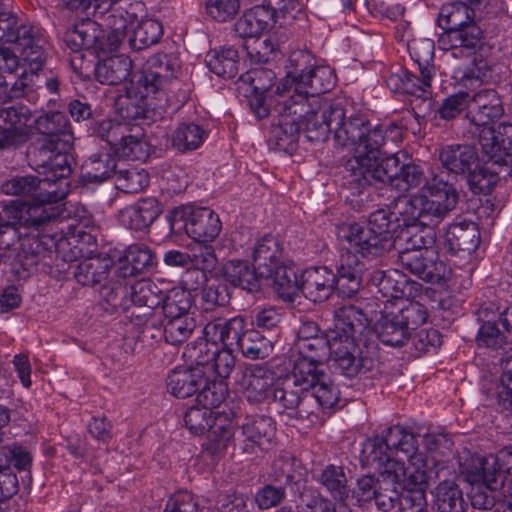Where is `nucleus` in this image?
<instances>
[{"label":"nucleus","instance_id":"obj_20","mask_svg":"<svg viewBox=\"0 0 512 512\" xmlns=\"http://www.w3.org/2000/svg\"><path fill=\"white\" fill-rule=\"evenodd\" d=\"M163 209L154 197L142 198L119 212L121 224L131 230L143 231L160 216Z\"/></svg>","mask_w":512,"mask_h":512},{"label":"nucleus","instance_id":"obj_31","mask_svg":"<svg viewBox=\"0 0 512 512\" xmlns=\"http://www.w3.org/2000/svg\"><path fill=\"white\" fill-rule=\"evenodd\" d=\"M282 258L283 249L275 237L265 235L257 242L253 253V261L260 277L270 278L275 268L282 263Z\"/></svg>","mask_w":512,"mask_h":512},{"label":"nucleus","instance_id":"obj_2","mask_svg":"<svg viewBox=\"0 0 512 512\" xmlns=\"http://www.w3.org/2000/svg\"><path fill=\"white\" fill-rule=\"evenodd\" d=\"M364 133L360 143L353 148L358 155L351 157L345 164L344 179L350 189L361 193L366 187L389 184L400 192L421 188L427 182L424 170L415 164L400 165L395 155L382 156L381 149L388 142L402 138L401 128L391 123L372 125Z\"/></svg>","mask_w":512,"mask_h":512},{"label":"nucleus","instance_id":"obj_48","mask_svg":"<svg viewBox=\"0 0 512 512\" xmlns=\"http://www.w3.org/2000/svg\"><path fill=\"white\" fill-rule=\"evenodd\" d=\"M130 309L132 306L152 310L162 301V291L150 279H141L129 286Z\"/></svg>","mask_w":512,"mask_h":512},{"label":"nucleus","instance_id":"obj_10","mask_svg":"<svg viewBox=\"0 0 512 512\" xmlns=\"http://www.w3.org/2000/svg\"><path fill=\"white\" fill-rule=\"evenodd\" d=\"M438 25L445 31L439 39L443 49H475L480 42V28L471 20L469 8L462 2L442 6Z\"/></svg>","mask_w":512,"mask_h":512},{"label":"nucleus","instance_id":"obj_36","mask_svg":"<svg viewBox=\"0 0 512 512\" xmlns=\"http://www.w3.org/2000/svg\"><path fill=\"white\" fill-rule=\"evenodd\" d=\"M273 377L260 366H252L244 371L241 386L246 399L251 403H260L267 399Z\"/></svg>","mask_w":512,"mask_h":512},{"label":"nucleus","instance_id":"obj_40","mask_svg":"<svg viewBox=\"0 0 512 512\" xmlns=\"http://www.w3.org/2000/svg\"><path fill=\"white\" fill-rule=\"evenodd\" d=\"M98 292L100 305L106 312L130 311L129 286L124 281L109 279Z\"/></svg>","mask_w":512,"mask_h":512},{"label":"nucleus","instance_id":"obj_51","mask_svg":"<svg viewBox=\"0 0 512 512\" xmlns=\"http://www.w3.org/2000/svg\"><path fill=\"white\" fill-rule=\"evenodd\" d=\"M431 81L432 80H428L427 83H425L422 75L421 78H418L408 70H402L399 73L390 75L387 80V85L393 92L422 97L428 92L427 89L431 87Z\"/></svg>","mask_w":512,"mask_h":512},{"label":"nucleus","instance_id":"obj_42","mask_svg":"<svg viewBox=\"0 0 512 512\" xmlns=\"http://www.w3.org/2000/svg\"><path fill=\"white\" fill-rule=\"evenodd\" d=\"M380 438L383 439L393 457L402 454L405 458L411 459L417 452L415 435L399 425L387 428Z\"/></svg>","mask_w":512,"mask_h":512},{"label":"nucleus","instance_id":"obj_49","mask_svg":"<svg viewBox=\"0 0 512 512\" xmlns=\"http://www.w3.org/2000/svg\"><path fill=\"white\" fill-rule=\"evenodd\" d=\"M313 383L311 388L313 393L312 403L315 401L322 409H330L337 404L339 400V390L329 375L323 370L311 373Z\"/></svg>","mask_w":512,"mask_h":512},{"label":"nucleus","instance_id":"obj_17","mask_svg":"<svg viewBox=\"0 0 512 512\" xmlns=\"http://www.w3.org/2000/svg\"><path fill=\"white\" fill-rule=\"evenodd\" d=\"M398 262L425 282L438 283L445 275V265L437 260L432 249L405 248L398 253Z\"/></svg>","mask_w":512,"mask_h":512},{"label":"nucleus","instance_id":"obj_50","mask_svg":"<svg viewBox=\"0 0 512 512\" xmlns=\"http://www.w3.org/2000/svg\"><path fill=\"white\" fill-rule=\"evenodd\" d=\"M410 55L418 66L420 75L424 77V82L432 80L436 69L433 64L434 42L430 39L413 40L408 44Z\"/></svg>","mask_w":512,"mask_h":512},{"label":"nucleus","instance_id":"obj_16","mask_svg":"<svg viewBox=\"0 0 512 512\" xmlns=\"http://www.w3.org/2000/svg\"><path fill=\"white\" fill-rule=\"evenodd\" d=\"M240 80L251 89L248 103L255 116L258 119L267 117L273 102L271 89L276 80L275 72L266 67L252 68L241 75Z\"/></svg>","mask_w":512,"mask_h":512},{"label":"nucleus","instance_id":"obj_18","mask_svg":"<svg viewBox=\"0 0 512 512\" xmlns=\"http://www.w3.org/2000/svg\"><path fill=\"white\" fill-rule=\"evenodd\" d=\"M14 222H3L0 223V248H10L17 241H21V251L17 254L18 262L22 265L24 270H30L35 267L39 262V253L41 250V244L34 237L39 238L43 235L45 229L41 232L29 230L27 238L21 239L20 232L18 231L17 225L21 226L16 219Z\"/></svg>","mask_w":512,"mask_h":512},{"label":"nucleus","instance_id":"obj_63","mask_svg":"<svg viewBox=\"0 0 512 512\" xmlns=\"http://www.w3.org/2000/svg\"><path fill=\"white\" fill-rule=\"evenodd\" d=\"M362 454L368 464H377L379 467L389 465L391 470L395 467V462L392 461V453L389 452L385 442L379 436L365 442Z\"/></svg>","mask_w":512,"mask_h":512},{"label":"nucleus","instance_id":"obj_39","mask_svg":"<svg viewBox=\"0 0 512 512\" xmlns=\"http://www.w3.org/2000/svg\"><path fill=\"white\" fill-rule=\"evenodd\" d=\"M209 435L205 450L212 456L223 455L230 446H235L236 427L222 415L214 417V423L208 430Z\"/></svg>","mask_w":512,"mask_h":512},{"label":"nucleus","instance_id":"obj_5","mask_svg":"<svg viewBox=\"0 0 512 512\" xmlns=\"http://www.w3.org/2000/svg\"><path fill=\"white\" fill-rule=\"evenodd\" d=\"M7 195L29 198L21 202L13 211V219L27 230L41 232L60 215L55 205L65 198L66 190L50 177L39 178L34 175L13 177L1 185Z\"/></svg>","mask_w":512,"mask_h":512},{"label":"nucleus","instance_id":"obj_25","mask_svg":"<svg viewBox=\"0 0 512 512\" xmlns=\"http://www.w3.org/2000/svg\"><path fill=\"white\" fill-rule=\"evenodd\" d=\"M274 16V9L256 5L243 13L234 24V30L239 37L253 40L273 24Z\"/></svg>","mask_w":512,"mask_h":512},{"label":"nucleus","instance_id":"obj_33","mask_svg":"<svg viewBox=\"0 0 512 512\" xmlns=\"http://www.w3.org/2000/svg\"><path fill=\"white\" fill-rule=\"evenodd\" d=\"M133 61L126 55H114L100 60L94 69L96 79L106 85H119L131 75Z\"/></svg>","mask_w":512,"mask_h":512},{"label":"nucleus","instance_id":"obj_32","mask_svg":"<svg viewBox=\"0 0 512 512\" xmlns=\"http://www.w3.org/2000/svg\"><path fill=\"white\" fill-rule=\"evenodd\" d=\"M334 291L342 298H351L357 294L362 282V268L354 255L342 259L337 274H334Z\"/></svg>","mask_w":512,"mask_h":512},{"label":"nucleus","instance_id":"obj_15","mask_svg":"<svg viewBox=\"0 0 512 512\" xmlns=\"http://www.w3.org/2000/svg\"><path fill=\"white\" fill-rule=\"evenodd\" d=\"M483 154L490 162L504 167L507 173L512 170V124L501 123L494 128L484 126L478 133Z\"/></svg>","mask_w":512,"mask_h":512},{"label":"nucleus","instance_id":"obj_13","mask_svg":"<svg viewBox=\"0 0 512 512\" xmlns=\"http://www.w3.org/2000/svg\"><path fill=\"white\" fill-rule=\"evenodd\" d=\"M170 232H185L194 242H213L221 231L219 216L207 207L181 206L168 216Z\"/></svg>","mask_w":512,"mask_h":512},{"label":"nucleus","instance_id":"obj_52","mask_svg":"<svg viewBox=\"0 0 512 512\" xmlns=\"http://www.w3.org/2000/svg\"><path fill=\"white\" fill-rule=\"evenodd\" d=\"M409 464L404 467L398 461L394 463V469L399 473L400 477L403 476L402 490H419L426 492L428 488L429 475L426 470L417 465V462L422 461L421 455L414 454L413 458L408 459Z\"/></svg>","mask_w":512,"mask_h":512},{"label":"nucleus","instance_id":"obj_7","mask_svg":"<svg viewBox=\"0 0 512 512\" xmlns=\"http://www.w3.org/2000/svg\"><path fill=\"white\" fill-rule=\"evenodd\" d=\"M173 77L167 55L156 54L147 59L140 73L134 75L125 93L115 99V109L126 120L146 116L150 103L148 99L161 94Z\"/></svg>","mask_w":512,"mask_h":512},{"label":"nucleus","instance_id":"obj_45","mask_svg":"<svg viewBox=\"0 0 512 512\" xmlns=\"http://www.w3.org/2000/svg\"><path fill=\"white\" fill-rule=\"evenodd\" d=\"M274 290L285 302H294L301 291L300 277L293 266L279 264L273 271L272 276Z\"/></svg>","mask_w":512,"mask_h":512},{"label":"nucleus","instance_id":"obj_29","mask_svg":"<svg viewBox=\"0 0 512 512\" xmlns=\"http://www.w3.org/2000/svg\"><path fill=\"white\" fill-rule=\"evenodd\" d=\"M315 66V59L311 53L307 50H296L293 51L287 60L286 77L277 85L274 94L282 96L286 92L294 90L296 84H300V80H303Z\"/></svg>","mask_w":512,"mask_h":512},{"label":"nucleus","instance_id":"obj_58","mask_svg":"<svg viewBox=\"0 0 512 512\" xmlns=\"http://www.w3.org/2000/svg\"><path fill=\"white\" fill-rule=\"evenodd\" d=\"M163 33L160 22L153 19L141 20L129 38V45L134 50H142L156 44Z\"/></svg>","mask_w":512,"mask_h":512},{"label":"nucleus","instance_id":"obj_37","mask_svg":"<svg viewBox=\"0 0 512 512\" xmlns=\"http://www.w3.org/2000/svg\"><path fill=\"white\" fill-rule=\"evenodd\" d=\"M205 382V371L199 367L177 369L169 374L168 390L177 398H187L198 392Z\"/></svg>","mask_w":512,"mask_h":512},{"label":"nucleus","instance_id":"obj_56","mask_svg":"<svg viewBox=\"0 0 512 512\" xmlns=\"http://www.w3.org/2000/svg\"><path fill=\"white\" fill-rule=\"evenodd\" d=\"M115 177V186L124 193H137L142 191L149 183L148 173L136 167H122L118 165Z\"/></svg>","mask_w":512,"mask_h":512},{"label":"nucleus","instance_id":"obj_21","mask_svg":"<svg viewBox=\"0 0 512 512\" xmlns=\"http://www.w3.org/2000/svg\"><path fill=\"white\" fill-rule=\"evenodd\" d=\"M442 168L448 174L464 175L474 169L479 159L476 148L469 144L445 145L438 155Z\"/></svg>","mask_w":512,"mask_h":512},{"label":"nucleus","instance_id":"obj_27","mask_svg":"<svg viewBox=\"0 0 512 512\" xmlns=\"http://www.w3.org/2000/svg\"><path fill=\"white\" fill-rule=\"evenodd\" d=\"M157 330L151 333V338L164 340L171 345L184 343L196 328V321L192 315H184L175 318H162L153 325Z\"/></svg>","mask_w":512,"mask_h":512},{"label":"nucleus","instance_id":"obj_24","mask_svg":"<svg viewBox=\"0 0 512 512\" xmlns=\"http://www.w3.org/2000/svg\"><path fill=\"white\" fill-rule=\"evenodd\" d=\"M332 345L333 341L330 343L322 336L298 341V355L293 361V367L300 370V366H305L304 371L309 375L323 370V361L328 353L331 354Z\"/></svg>","mask_w":512,"mask_h":512},{"label":"nucleus","instance_id":"obj_35","mask_svg":"<svg viewBox=\"0 0 512 512\" xmlns=\"http://www.w3.org/2000/svg\"><path fill=\"white\" fill-rule=\"evenodd\" d=\"M154 255L151 249L144 244L130 245L125 255L119 259L116 273L119 277L136 276L152 267Z\"/></svg>","mask_w":512,"mask_h":512},{"label":"nucleus","instance_id":"obj_6","mask_svg":"<svg viewBox=\"0 0 512 512\" xmlns=\"http://www.w3.org/2000/svg\"><path fill=\"white\" fill-rule=\"evenodd\" d=\"M97 20L82 19L69 27L63 41L72 52L93 50L108 52L116 50L126 36L127 28L136 20L135 13L117 7L97 17Z\"/></svg>","mask_w":512,"mask_h":512},{"label":"nucleus","instance_id":"obj_14","mask_svg":"<svg viewBox=\"0 0 512 512\" xmlns=\"http://www.w3.org/2000/svg\"><path fill=\"white\" fill-rule=\"evenodd\" d=\"M401 478L395 470L385 469L378 477L363 476L357 481V496L362 501H374L383 512L398 507L402 495Z\"/></svg>","mask_w":512,"mask_h":512},{"label":"nucleus","instance_id":"obj_26","mask_svg":"<svg viewBox=\"0 0 512 512\" xmlns=\"http://www.w3.org/2000/svg\"><path fill=\"white\" fill-rule=\"evenodd\" d=\"M470 103L474 110L470 111V121L480 131L484 126L503 115V107L499 95L492 89L477 92L471 97Z\"/></svg>","mask_w":512,"mask_h":512},{"label":"nucleus","instance_id":"obj_23","mask_svg":"<svg viewBox=\"0 0 512 512\" xmlns=\"http://www.w3.org/2000/svg\"><path fill=\"white\" fill-rule=\"evenodd\" d=\"M373 282L378 292L389 302L392 299H403L418 291L419 284L411 281L403 272L392 269L378 271L373 276Z\"/></svg>","mask_w":512,"mask_h":512},{"label":"nucleus","instance_id":"obj_8","mask_svg":"<svg viewBox=\"0 0 512 512\" xmlns=\"http://www.w3.org/2000/svg\"><path fill=\"white\" fill-rule=\"evenodd\" d=\"M304 368L300 366L299 370L293 367L290 373L278 378L273 385V400L280 405L282 410L279 416L287 425L294 426L314 413L309 409L312 404L309 391L313 377Z\"/></svg>","mask_w":512,"mask_h":512},{"label":"nucleus","instance_id":"obj_3","mask_svg":"<svg viewBox=\"0 0 512 512\" xmlns=\"http://www.w3.org/2000/svg\"><path fill=\"white\" fill-rule=\"evenodd\" d=\"M279 120L274 128L277 145L288 149L303 133L310 142H325L333 134L335 143L341 147H353L354 143H362L358 135V123H350L345 127L339 126L340 110L318 100L311 104L294 102V97H288L275 105Z\"/></svg>","mask_w":512,"mask_h":512},{"label":"nucleus","instance_id":"obj_59","mask_svg":"<svg viewBox=\"0 0 512 512\" xmlns=\"http://www.w3.org/2000/svg\"><path fill=\"white\" fill-rule=\"evenodd\" d=\"M498 175L499 172L491 171L489 168L481 166L479 160L474 169L464 174L469 189L474 194H489L498 182Z\"/></svg>","mask_w":512,"mask_h":512},{"label":"nucleus","instance_id":"obj_55","mask_svg":"<svg viewBox=\"0 0 512 512\" xmlns=\"http://www.w3.org/2000/svg\"><path fill=\"white\" fill-rule=\"evenodd\" d=\"M146 147L147 143L143 133L139 129L133 133V128L129 127V132H125L123 139L116 143L111 150L122 158L142 160L147 156Z\"/></svg>","mask_w":512,"mask_h":512},{"label":"nucleus","instance_id":"obj_44","mask_svg":"<svg viewBox=\"0 0 512 512\" xmlns=\"http://www.w3.org/2000/svg\"><path fill=\"white\" fill-rule=\"evenodd\" d=\"M205 61L210 71L219 77L233 78L238 74V51L232 47L209 51Z\"/></svg>","mask_w":512,"mask_h":512},{"label":"nucleus","instance_id":"obj_1","mask_svg":"<svg viewBox=\"0 0 512 512\" xmlns=\"http://www.w3.org/2000/svg\"><path fill=\"white\" fill-rule=\"evenodd\" d=\"M458 201L455 184L442 174H435L418 192L399 196L389 207L372 212L367 224H345L339 233L363 257L380 256L393 247L399 228L434 226L456 208Z\"/></svg>","mask_w":512,"mask_h":512},{"label":"nucleus","instance_id":"obj_47","mask_svg":"<svg viewBox=\"0 0 512 512\" xmlns=\"http://www.w3.org/2000/svg\"><path fill=\"white\" fill-rule=\"evenodd\" d=\"M271 419L264 416L248 417L242 425L243 444L240 446L244 453L251 454L261 445L271 431Z\"/></svg>","mask_w":512,"mask_h":512},{"label":"nucleus","instance_id":"obj_57","mask_svg":"<svg viewBox=\"0 0 512 512\" xmlns=\"http://www.w3.org/2000/svg\"><path fill=\"white\" fill-rule=\"evenodd\" d=\"M317 480L334 499L344 500L349 494L348 480L341 466L328 465L318 475Z\"/></svg>","mask_w":512,"mask_h":512},{"label":"nucleus","instance_id":"obj_54","mask_svg":"<svg viewBox=\"0 0 512 512\" xmlns=\"http://www.w3.org/2000/svg\"><path fill=\"white\" fill-rule=\"evenodd\" d=\"M163 318L182 317L184 315H191L190 309L192 306L191 293L181 288H173L165 295L162 294Z\"/></svg>","mask_w":512,"mask_h":512},{"label":"nucleus","instance_id":"obj_61","mask_svg":"<svg viewBox=\"0 0 512 512\" xmlns=\"http://www.w3.org/2000/svg\"><path fill=\"white\" fill-rule=\"evenodd\" d=\"M243 47L250 60L255 63H268L276 57L278 51V46L273 39H262L260 36L253 40H246Z\"/></svg>","mask_w":512,"mask_h":512},{"label":"nucleus","instance_id":"obj_12","mask_svg":"<svg viewBox=\"0 0 512 512\" xmlns=\"http://www.w3.org/2000/svg\"><path fill=\"white\" fill-rule=\"evenodd\" d=\"M460 472L470 484L483 483L497 490L506 475L512 476V447H504L488 456L471 455L460 462Z\"/></svg>","mask_w":512,"mask_h":512},{"label":"nucleus","instance_id":"obj_19","mask_svg":"<svg viewBox=\"0 0 512 512\" xmlns=\"http://www.w3.org/2000/svg\"><path fill=\"white\" fill-rule=\"evenodd\" d=\"M36 129L46 136L45 141L57 149H71L74 141L66 115L59 111L40 115L35 121Z\"/></svg>","mask_w":512,"mask_h":512},{"label":"nucleus","instance_id":"obj_30","mask_svg":"<svg viewBox=\"0 0 512 512\" xmlns=\"http://www.w3.org/2000/svg\"><path fill=\"white\" fill-rule=\"evenodd\" d=\"M480 244V232L474 222L451 224L445 235V246L451 253L474 252Z\"/></svg>","mask_w":512,"mask_h":512},{"label":"nucleus","instance_id":"obj_11","mask_svg":"<svg viewBox=\"0 0 512 512\" xmlns=\"http://www.w3.org/2000/svg\"><path fill=\"white\" fill-rule=\"evenodd\" d=\"M428 317L427 309L419 302H409L397 312L385 311L376 321L374 330L380 341L391 347L404 346L412 331L423 325Z\"/></svg>","mask_w":512,"mask_h":512},{"label":"nucleus","instance_id":"obj_38","mask_svg":"<svg viewBox=\"0 0 512 512\" xmlns=\"http://www.w3.org/2000/svg\"><path fill=\"white\" fill-rule=\"evenodd\" d=\"M118 163L107 151H99L89 156L82 164L81 177L87 183H102L114 176Z\"/></svg>","mask_w":512,"mask_h":512},{"label":"nucleus","instance_id":"obj_4","mask_svg":"<svg viewBox=\"0 0 512 512\" xmlns=\"http://www.w3.org/2000/svg\"><path fill=\"white\" fill-rule=\"evenodd\" d=\"M334 318L337 335L333 338L331 359L335 369L348 378H375L379 374V361L368 349L355 343L356 336L369 327V318L354 305L336 309Z\"/></svg>","mask_w":512,"mask_h":512},{"label":"nucleus","instance_id":"obj_64","mask_svg":"<svg viewBox=\"0 0 512 512\" xmlns=\"http://www.w3.org/2000/svg\"><path fill=\"white\" fill-rule=\"evenodd\" d=\"M494 389L498 404L512 412V354L506 358L504 371L495 383Z\"/></svg>","mask_w":512,"mask_h":512},{"label":"nucleus","instance_id":"obj_41","mask_svg":"<svg viewBox=\"0 0 512 512\" xmlns=\"http://www.w3.org/2000/svg\"><path fill=\"white\" fill-rule=\"evenodd\" d=\"M434 504L438 512H465L467 502L459 486L451 480L441 481L434 489Z\"/></svg>","mask_w":512,"mask_h":512},{"label":"nucleus","instance_id":"obj_28","mask_svg":"<svg viewBox=\"0 0 512 512\" xmlns=\"http://www.w3.org/2000/svg\"><path fill=\"white\" fill-rule=\"evenodd\" d=\"M44 43V39L32 28L29 33L15 45V49L19 53L23 66H26L21 76H24L27 71L36 74L43 68L47 60V52Z\"/></svg>","mask_w":512,"mask_h":512},{"label":"nucleus","instance_id":"obj_60","mask_svg":"<svg viewBox=\"0 0 512 512\" xmlns=\"http://www.w3.org/2000/svg\"><path fill=\"white\" fill-rule=\"evenodd\" d=\"M31 29V26L20 23L13 14L0 12V43L16 45Z\"/></svg>","mask_w":512,"mask_h":512},{"label":"nucleus","instance_id":"obj_62","mask_svg":"<svg viewBox=\"0 0 512 512\" xmlns=\"http://www.w3.org/2000/svg\"><path fill=\"white\" fill-rule=\"evenodd\" d=\"M230 292L227 285L217 280L207 282L201 291V299L206 310L226 306L230 302Z\"/></svg>","mask_w":512,"mask_h":512},{"label":"nucleus","instance_id":"obj_46","mask_svg":"<svg viewBox=\"0 0 512 512\" xmlns=\"http://www.w3.org/2000/svg\"><path fill=\"white\" fill-rule=\"evenodd\" d=\"M207 137V132L198 124L180 123L171 136L172 147L181 153L199 148Z\"/></svg>","mask_w":512,"mask_h":512},{"label":"nucleus","instance_id":"obj_22","mask_svg":"<svg viewBox=\"0 0 512 512\" xmlns=\"http://www.w3.org/2000/svg\"><path fill=\"white\" fill-rule=\"evenodd\" d=\"M334 273L326 267H311L300 275L303 295L313 302H323L334 292Z\"/></svg>","mask_w":512,"mask_h":512},{"label":"nucleus","instance_id":"obj_53","mask_svg":"<svg viewBox=\"0 0 512 512\" xmlns=\"http://www.w3.org/2000/svg\"><path fill=\"white\" fill-rule=\"evenodd\" d=\"M236 348L250 359H264L269 356L272 345L258 330H244Z\"/></svg>","mask_w":512,"mask_h":512},{"label":"nucleus","instance_id":"obj_43","mask_svg":"<svg viewBox=\"0 0 512 512\" xmlns=\"http://www.w3.org/2000/svg\"><path fill=\"white\" fill-rule=\"evenodd\" d=\"M111 261L93 257L81 262L76 269L75 278L83 286L102 285L107 282Z\"/></svg>","mask_w":512,"mask_h":512},{"label":"nucleus","instance_id":"obj_9","mask_svg":"<svg viewBox=\"0 0 512 512\" xmlns=\"http://www.w3.org/2000/svg\"><path fill=\"white\" fill-rule=\"evenodd\" d=\"M335 84V79L332 71L325 66H314L300 84H296L293 94L289 97H294V102L301 104H311L312 100H318L321 104L331 105L339 108L340 121L339 126L345 127L350 123H358L357 139L361 140L364 133L369 132L368 126L371 124L368 119L362 115L347 116L346 109L340 102H334L320 97V94L326 93L332 89Z\"/></svg>","mask_w":512,"mask_h":512},{"label":"nucleus","instance_id":"obj_34","mask_svg":"<svg viewBox=\"0 0 512 512\" xmlns=\"http://www.w3.org/2000/svg\"><path fill=\"white\" fill-rule=\"evenodd\" d=\"M225 280L234 287H241L249 292L260 289L261 278L255 265L251 266L246 260L233 259L227 261L222 269Z\"/></svg>","mask_w":512,"mask_h":512}]
</instances>
